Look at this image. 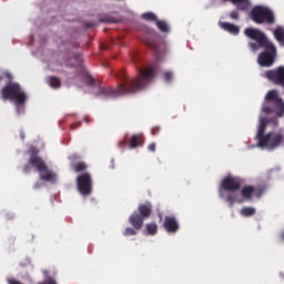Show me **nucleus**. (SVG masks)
<instances>
[{
	"instance_id": "f257e3e1",
	"label": "nucleus",
	"mask_w": 284,
	"mask_h": 284,
	"mask_svg": "<svg viewBox=\"0 0 284 284\" xmlns=\"http://www.w3.org/2000/svg\"><path fill=\"white\" fill-rule=\"evenodd\" d=\"M140 78L133 79L131 82L128 80L125 71L121 70L115 73L116 79H119L120 84L116 89H111L110 87H98V92L95 97H103V99H116V97H123V94H134L139 90H143L154 80L156 77V71L154 67H148L146 69H139Z\"/></svg>"
},
{
	"instance_id": "f03ea898",
	"label": "nucleus",
	"mask_w": 284,
	"mask_h": 284,
	"mask_svg": "<svg viewBox=\"0 0 284 284\" xmlns=\"http://www.w3.org/2000/svg\"><path fill=\"white\" fill-rule=\"evenodd\" d=\"M245 37L247 39H252V41H256L260 48H264L265 51L258 54L257 61L260 65L263 68H270V65H274V59H276V47L270 40H267V36L263 31L256 28H246L244 30Z\"/></svg>"
},
{
	"instance_id": "7ed1b4c3",
	"label": "nucleus",
	"mask_w": 284,
	"mask_h": 284,
	"mask_svg": "<svg viewBox=\"0 0 284 284\" xmlns=\"http://www.w3.org/2000/svg\"><path fill=\"white\" fill-rule=\"evenodd\" d=\"M1 95L4 101H14L18 114H23L26 112V101H28V95L26 91L21 90L19 83L10 82L1 90Z\"/></svg>"
},
{
	"instance_id": "20e7f679",
	"label": "nucleus",
	"mask_w": 284,
	"mask_h": 284,
	"mask_svg": "<svg viewBox=\"0 0 284 284\" xmlns=\"http://www.w3.org/2000/svg\"><path fill=\"white\" fill-rule=\"evenodd\" d=\"M236 190H241V179L226 176L222 180L219 189L220 199H225L224 192H229L226 195V202L230 207H233L234 203H243V200L239 197V194L234 193Z\"/></svg>"
},
{
	"instance_id": "39448f33",
	"label": "nucleus",
	"mask_w": 284,
	"mask_h": 284,
	"mask_svg": "<svg viewBox=\"0 0 284 284\" xmlns=\"http://www.w3.org/2000/svg\"><path fill=\"white\" fill-rule=\"evenodd\" d=\"M141 41L151 48L155 53L156 61H163L168 55V44L161 40L156 31H151L150 33H144L141 37Z\"/></svg>"
},
{
	"instance_id": "423d86ee",
	"label": "nucleus",
	"mask_w": 284,
	"mask_h": 284,
	"mask_svg": "<svg viewBox=\"0 0 284 284\" xmlns=\"http://www.w3.org/2000/svg\"><path fill=\"white\" fill-rule=\"evenodd\" d=\"M30 159H29V165H32V168H36V170L39 172V176L41 181H55L57 174L52 173L50 169L48 168V164H45V161L39 156V151L34 148H31L29 150Z\"/></svg>"
},
{
	"instance_id": "0eeeda50",
	"label": "nucleus",
	"mask_w": 284,
	"mask_h": 284,
	"mask_svg": "<svg viewBox=\"0 0 284 284\" xmlns=\"http://www.w3.org/2000/svg\"><path fill=\"white\" fill-rule=\"evenodd\" d=\"M251 19L254 23H267L272 26L276 23V18L274 17V12L270 10L267 7L256 6L251 10Z\"/></svg>"
},
{
	"instance_id": "6e6552de",
	"label": "nucleus",
	"mask_w": 284,
	"mask_h": 284,
	"mask_svg": "<svg viewBox=\"0 0 284 284\" xmlns=\"http://www.w3.org/2000/svg\"><path fill=\"white\" fill-rule=\"evenodd\" d=\"M283 143V134L267 133L262 141L258 142L260 148H267V150H276Z\"/></svg>"
},
{
	"instance_id": "1a4fd4ad",
	"label": "nucleus",
	"mask_w": 284,
	"mask_h": 284,
	"mask_svg": "<svg viewBox=\"0 0 284 284\" xmlns=\"http://www.w3.org/2000/svg\"><path fill=\"white\" fill-rule=\"evenodd\" d=\"M78 191L82 196L92 194V175L90 173L80 174L77 178Z\"/></svg>"
},
{
	"instance_id": "9d476101",
	"label": "nucleus",
	"mask_w": 284,
	"mask_h": 284,
	"mask_svg": "<svg viewBox=\"0 0 284 284\" xmlns=\"http://www.w3.org/2000/svg\"><path fill=\"white\" fill-rule=\"evenodd\" d=\"M265 101H267V103H273L275 108L276 116L278 118L283 116L284 102H283V99L278 97V92L276 90L270 91L265 97Z\"/></svg>"
},
{
	"instance_id": "9b49d317",
	"label": "nucleus",
	"mask_w": 284,
	"mask_h": 284,
	"mask_svg": "<svg viewBox=\"0 0 284 284\" xmlns=\"http://www.w3.org/2000/svg\"><path fill=\"white\" fill-rule=\"evenodd\" d=\"M266 78L273 81L275 85H284V67H280L275 70L266 71Z\"/></svg>"
},
{
	"instance_id": "f8f14e48",
	"label": "nucleus",
	"mask_w": 284,
	"mask_h": 284,
	"mask_svg": "<svg viewBox=\"0 0 284 284\" xmlns=\"http://www.w3.org/2000/svg\"><path fill=\"white\" fill-rule=\"evenodd\" d=\"M163 225L169 234H176L179 232V221L174 216H165Z\"/></svg>"
},
{
	"instance_id": "ddd939ff",
	"label": "nucleus",
	"mask_w": 284,
	"mask_h": 284,
	"mask_svg": "<svg viewBox=\"0 0 284 284\" xmlns=\"http://www.w3.org/2000/svg\"><path fill=\"white\" fill-rule=\"evenodd\" d=\"M143 221H145V217H142L136 211L129 217V223L134 227V230H141L143 227Z\"/></svg>"
},
{
	"instance_id": "4468645a",
	"label": "nucleus",
	"mask_w": 284,
	"mask_h": 284,
	"mask_svg": "<svg viewBox=\"0 0 284 284\" xmlns=\"http://www.w3.org/2000/svg\"><path fill=\"white\" fill-rule=\"evenodd\" d=\"M143 143H145L143 134H133L130 139L129 148L131 150H136V148H143Z\"/></svg>"
},
{
	"instance_id": "2eb2a0df",
	"label": "nucleus",
	"mask_w": 284,
	"mask_h": 284,
	"mask_svg": "<svg viewBox=\"0 0 284 284\" xmlns=\"http://www.w3.org/2000/svg\"><path fill=\"white\" fill-rule=\"evenodd\" d=\"M138 213L144 219H150V216H152V203L146 202L144 204H140L138 207Z\"/></svg>"
},
{
	"instance_id": "dca6fc26",
	"label": "nucleus",
	"mask_w": 284,
	"mask_h": 284,
	"mask_svg": "<svg viewBox=\"0 0 284 284\" xmlns=\"http://www.w3.org/2000/svg\"><path fill=\"white\" fill-rule=\"evenodd\" d=\"M267 118H261L258 131L256 134L257 143H260L262 139H265V130L267 129Z\"/></svg>"
},
{
	"instance_id": "f3484780",
	"label": "nucleus",
	"mask_w": 284,
	"mask_h": 284,
	"mask_svg": "<svg viewBox=\"0 0 284 284\" xmlns=\"http://www.w3.org/2000/svg\"><path fill=\"white\" fill-rule=\"evenodd\" d=\"M222 30H225V32H230V34H240L241 28L236 24L230 23V22H222L221 24Z\"/></svg>"
},
{
	"instance_id": "a211bd4d",
	"label": "nucleus",
	"mask_w": 284,
	"mask_h": 284,
	"mask_svg": "<svg viewBox=\"0 0 284 284\" xmlns=\"http://www.w3.org/2000/svg\"><path fill=\"white\" fill-rule=\"evenodd\" d=\"M254 192H256V187L252 185H246L242 189L241 194L243 199L246 201H252V196H254Z\"/></svg>"
},
{
	"instance_id": "6ab92c4d",
	"label": "nucleus",
	"mask_w": 284,
	"mask_h": 284,
	"mask_svg": "<svg viewBox=\"0 0 284 284\" xmlns=\"http://www.w3.org/2000/svg\"><path fill=\"white\" fill-rule=\"evenodd\" d=\"M47 83L50 85V88H53L55 90H59V88H61V79L54 75H49L47 78Z\"/></svg>"
},
{
	"instance_id": "aec40b11",
	"label": "nucleus",
	"mask_w": 284,
	"mask_h": 284,
	"mask_svg": "<svg viewBox=\"0 0 284 284\" xmlns=\"http://www.w3.org/2000/svg\"><path fill=\"white\" fill-rule=\"evenodd\" d=\"M233 4L237 6L239 10H248L250 9V0H233Z\"/></svg>"
},
{
	"instance_id": "412c9836",
	"label": "nucleus",
	"mask_w": 284,
	"mask_h": 284,
	"mask_svg": "<svg viewBox=\"0 0 284 284\" xmlns=\"http://www.w3.org/2000/svg\"><path fill=\"white\" fill-rule=\"evenodd\" d=\"M240 214L242 216H254V214H256V209L252 207V206H244L242 207V210L240 211Z\"/></svg>"
},
{
	"instance_id": "4be33fe9",
	"label": "nucleus",
	"mask_w": 284,
	"mask_h": 284,
	"mask_svg": "<svg viewBox=\"0 0 284 284\" xmlns=\"http://www.w3.org/2000/svg\"><path fill=\"white\" fill-rule=\"evenodd\" d=\"M145 230H146L149 236H154V234H156V232H159V226L156 225V223H148L145 225Z\"/></svg>"
},
{
	"instance_id": "5701e85b",
	"label": "nucleus",
	"mask_w": 284,
	"mask_h": 284,
	"mask_svg": "<svg viewBox=\"0 0 284 284\" xmlns=\"http://www.w3.org/2000/svg\"><path fill=\"white\" fill-rule=\"evenodd\" d=\"M276 41L283 42L284 41V28L277 27L273 32Z\"/></svg>"
},
{
	"instance_id": "b1692460",
	"label": "nucleus",
	"mask_w": 284,
	"mask_h": 284,
	"mask_svg": "<svg viewBox=\"0 0 284 284\" xmlns=\"http://www.w3.org/2000/svg\"><path fill=\"white\" fill-rule=\"evenodd\" d=\"M156 26L161 32H170V27L165 21L156 20Z\"/></svg>"
},
{
	"instance_id": "393cba45",
	"label": "nucleus",
	"mask_w": 284,
	"mask_h": 284,
	"mask_svg": "<svg viewBox=\"0 0 284 284\" xmlns=\"http://www.w3.org/2000/svg\"><path fill=\"white\" fill-rule=\"evenodd\" d=\"M142 19H144L145 21H159V19L156 18V14L152 12L143 13Z\"/></svg>"
},
{
	"instance_id": "a878e982",
	"label": "nucleus",
	"mask_w": 284,
	"mask_h": 284,
	"mask_svg": "<svg viewBox=\"0 0 284 284\" xmlns=\"http://www.w3.org/2000/svg\"><path fill=\"white\" fill-rule=\"evenodd\" d=\"M85 170H88V164H85L84 162H79L78 164L74 165V171L75 172H85Z\"/></svg>"
},
{
	"instance_id": "bb28decb",
	"label": "nucleus",
	"mask_w": 284,
	"mask_h": 284,
	"mask_svg": "<svg viewBox=\"0 0 284 284\" xmlns=\"http://www.w3.org/2000/svg\"><path fill=\"white\" fill-rule=\"evenodd\" d=\"M84 83L87 85H94L97 83V80H94L93 77L90 73H87L84 75Z\"/></svg>"
},
{
	"instance_id": "cd10ccee",
	"label": "nucleus",
	"mask_w": 284,
	"mask_h": 284,
	"mask_svg": "<svg viewBox=\"0 0 284 284\" xmlns=\"http://www.w3.org/2000/svg\"><path fill=\"white\" fill-rule=\"evenodd\" d=\"M123 236H136V229L126 227L123 232Z\"/></svg>"
},
{
	"instance_id": "c85d7f7f",
	"label": "nucleus",
	"mask_w": 284,
	"mask_h": 284,
	"mask_svg": "<svg viewBox=\"0 0 284 284\" xmlns=\"http://www.w3.org/2000/svg\"><path fill=\"white\" fill-rule=\"evenodd\" d=\"M163 78L166 81V83H170V81H172V79H174V73H172V71H165L163 73Z\"/></svg>"
},
{
	"instance_id": "c756f323",
	"label": "nucleus",
	"mask_w": 284,
	"mask_h": 284,
	"mask_svg": "<svg viewBox=\"0 0 284 284\" xmlns=\"http://www.w3.org/2000/svg\"><path fill=\"white\" fill-rule=\"evenodd\" d=\"M248 48L252 50V52H256V50H258V48H261V45H258V42H250L248 43Z\"/></svg>"
},
{
	"instance_id": "7c9ffc66",
	"label": "nucleus",
	"mask_w": 284,
	"mask_h": 284,
	"mask_svg": "<svg viewBox=\"0 0 284 284\" xmlns=\"http://www.w3.org/2000/svg\"><path fill=\"white\" fill-rule=\"evenodd\" d=\"M263 192H265L264 189H255L254 194L257 199H261V196H263Z\"/></svg>"
},
{
	"instance_id": "2f4dec72",
	"label": "nucleus",
	"mask_w": 284,
	"mask_h": 284,
	"mask_svg": "<svg viewBox=\"0 0 284 284\" xmlns=\"http://www.w3.org/2000/svg\"><path fill=\"white\" fill-rule=\"evenodd\" d=\"M230 18L235 20V21H239V11H231L230 12Z\"/></svg>"
},
{
	"instance_id": "473e14b6",
	"label": "nucleus",
	"mask_w": 284,
	"mask_h": 284,
	"mask_svg": "<svg viewBox=\"0 0 284 284\" xmlns=\"http://www.w3.org/2000/svg\"><path fill=\"white\" fill-rule=\"evenodd\" d=\"M100 21L102 23H114V19L112 18H101Z\"/></svg>"
},
{
	"instance_id": "72a5a7b5",
	"label": "nucleus",
	"mask_w": 284,
	"mask_h": 284,
	"mask_svg": "<svg viewBox=\"0 0 284 284\" xmlns=\"http://www.w3.org/2000/svg\"><path fill=\"white\" fill-rule=\"evenodd\" d=\"M159 132H161V128H159V126H154V128H152V130H151V134H152L153 136H156V134H159Z\"/></svg>"
},
{
	"instance_id": "f704fd0d",
	"label": "nucleus",
	"mask_w": 284,
	"mask_h": 284,
	"mask_svg": "<svg viewBox=\"0 0 284 284\" xmlns=\"http://www.w3.org/2000/svg\"><path fill=\"white\" fill-rule=\"evenodd\" d=\"M148 151L149 152H156V143L153 142V143L149 144Z\"/></svg>"
},
{
	"instance_id": "c9c22d12",
	"label": "nucleus",
	"mask_w": 284,
	"mask_h": 284,
	"mask_svg": "<svg viewBox=\"0 0 284 284\" xmlns=\"http://www.w3.org/2000/svg\"><path fill=\"white\" fill-rule=\"evenodd\" d=\"M22 170H23L24 174H29V172L32 170V168L30 166V164H27L23 166Z\"/></svg>"
},
{
	"instance_id": "e433bc0d",
	"label": "nucleus",
	"mask_w": 284,
	"mask_h": 284,
	"mask_svg": "<svg viewBox=\"0 0 284 284\" xmlns=\"http://www.w3.org/2000/svg\"><path fill=\"white\" fill-rule=\"evenodd\" d=\"M8 283H9V284H23V283L17 281V280H14V278L8 280Z\"/></svg>"
},
{
	"instance_id": "4c0bfd02",
	"label": "nucleus",
	"mask_w": 284,
	"mask_h": 284,
	"mask_svg": "<svg viewBox=\"0 0 284 284\" xmlns=\"http://www.w3.org/2000/svg\"><path fill=\"white\" fill-rule=\"evenodd\" d=\"M39 187H41V183L36 182L34 185H33V189H34V190H39Z\"/></svg>"
},
{
	"instance_id": "58836bf2",
	"label": "nucleus",
	"mask_w": 284,
	"mask_h": 284,
	"mask_svg": "<svg viewBox=\"0 0 284 284\" xmlns=\"http://www.w3.org/2000/svg\"><path fill=\"white\" fill-rule=\"evenodd\" d=\"M119 148H123L125 145V140H122L118 143Z\"/></svg>"
},
{
	"instance_id": "ea45409f",
	"label": "nucleus",
	"mask_w": 284,
	"mask_h": 284,
	"mask_svg": "<svg viewBox=\"0 0 284 284\" xmlns=\"http://www.w3.org/2000/svg\"><path fill=\"white\" fill-rule=\"evenodd\" d=\"M263 112H266V114H270V112H272V109H270V108H264V109H263Z\"/></svg>"
},
{
	"instance_id": "a19ab883",
	"label": "nucleus",
	"mask_w": 284,
	"mask_h": 284,
	"mask_svg": "<svg viewBox=\"0 0 284 284\" xmlns=\"http://www.w3.org/2000/svg\"><path fill=\"white\" fill-rule=\"evenodd\" d=\"M81 125V123H78V124H72V130H75V128H79Z\"/></svg>"
},
{
	"instance_id": "79ce46f5",
	"label": "nucleus",
	"mask_w": 284,
	"mask_h": 284,
	"mask_svg": "<svg viewBox=\"0 0 284 284\" xmlns=\"http://www.w3.org/2000/svg\"><path fill=\"white\" fill-rule=\"evenodd\" d=\"M281 236H282V239H283V241H284V232L282 233V235H281Z\"/></svg>"
},
{
	"instance_id": "37998d69",
	"label": "nucleus",
	"mask_w": 284,
	"mask_h": 284,
	"mask_svg": "<svg viewBox=\"0 0 284 284\" xmlns=\"http://www.w3.org/2000/svg\"><path fill=\"white\" fill-rule=\"evenodd\" d=\"M282 88H284V85Z\"/></svg>"
}]
</instances>
